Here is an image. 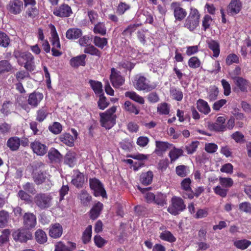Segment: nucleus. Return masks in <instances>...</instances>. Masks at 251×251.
I'll use <instances>...</instances> for the list:
<instances>
[{
    "label": "nucleus",
    "mask_w": 251,
    "mask_h": 251,
    "mask_svg": "<svg viewBox=\"0 0 251 251\" xmlns=\"http://www.w3.org/2000/svg\"><path fill=\"white\" fill-rule=\"evenodd\" d=\"M63 232L62 227L61 225L56 223L51 225L49 229V235L53 238H58L60 237Z\"/></svg>",
    "instance_id": "obj_20"
},
{
    "label": "nucleus",
    "mask_w": 251,
    "mask_h": 251,
    "mask_svg": "<svg viewBox=\"0 0 251 251\" xmlns=\"http://www.w3.org/2000/svg\"><path fill=\"white\" fill-rule=\"evenodd\" d=\"M169 107L167 103L164 102L159 104L157 106V111L161 114H168Z\"/></svg>",
    "instance_id": "obj_62"
},
{
    "label": "nucleus",
    "mask_w": 251,
    "mask_h": 251,
    "mask_svg": "<svg viewBox=\"0 0 251 251\" xmlns=\"http://www.w3.org/2000/svg\"><path fill=\"white\" fill-rule=\"evenodd\" d=\"M49 129L53 133L58 134L62 131V126L58 122H54L52 125L50 126Z\"/></svg>",
    "instance_id": "obj_57"
},
{
    "label": "nucleus",
    "mask_w": 251,
    "mask_h": 251,
    "mask_svg": "<svg viewBox=\"0 0 251 251\" xmlns=\"http://www.w3.org/2000/svg\"><path fill=\"white\" fill-rule=\"evenodd\" d=\"M94 44L98 48L102 49L107 44V39L106 38L95 36L94 38Z\"/></svg>",
    "instance_id": "obj_46"
},
{
    "label": "nucleus",
    "mask_w": 251,
    "mask_h": 251,
    "mask_svg": "<svg viewBox=\"0 0 251 251\" xmlns=\"http://www.w3.org/2000/svg\"><path fill=\"white\" fill-rule=\"evenodd\" d=\"M251 245V242L246 239L237 240L234 242V245L238 249L245 250Z\"/></svg>",
    "instance_id": "obj_42"
},
{
    "label": "nucleus",
    "mask_w": 251,
    "mask_h": 251,
    "mask_svg": "<svg viewBox=\"0 0 251 251\" xmlns=\"http://www.w3.org/2000/svg\"><path fill=\"white\" fill-rule=\"evenodd\" d=\"M183 151L181 149H177L174 147L170 151L169 156L170 158L171 162L172 163L183 155Z\"/></svg>",
    "instance_id": "obj_33"
},
{
    "label": "nucleus",
    "mask_w": 251,
    "mask_h": 251,
    "mask_svg": "<svg viewBox=\"0 0 251 251\" xmlns=\"http://www.w3.org/2000/svg\"><path fill=\"white\" fill-rule=\"evenodd\" d=\"M30 146L33 152L40 156L45 155L48 151V147L38 140H35L31 142Z\"/></svg>",
    "instance_id": "obj_11"
},
{
    "label": "nucleus",
    "mask_w": 251,
    "mask_h": 251,
    "mask_svg": "<svg viewBox=\"0 0 251 251\" xmlns=\"http://www.w3.org/2000/svg\"><path fill=\"white\" fill-rule=\"evenodd\" d=\"M47 178V176L46 173L42 171L35 173L33 176L34 180L38 185L42 184Z\"/></svg>",
    "instance_id": "obj_44"
},
{
    "label": "nucleus",
    "mask_w": 251,
    "mask_h": 251,
    "mask_svg": "<svg viewBox=\"0 0 251 251\" xmlns=\"http://www.w3.org/2000/svg\"><path fill=\"white\" fill-rule=\"evenodd\" d=\"M171 8L174 10V16L176 20L181 21L186 17V11L180 6L179 3L173 2L171 4Z\"/></svg>",
    "instance_id": "obj_14"
},
{
    "label": "nucleus",
    "mask_w": 251,
    "mask_h": 251,
    "mask_svg": "<svg viewBox=\"0 0 251 251\" xmlns=\"http://www.w3.org/2000/svg\"><path fill=\"white\" fill-rule=\"evenodd\" d=\"M226 63L228 65H230L233 63H239V58L238 56L234 53L229 54L226 57Z\"/></svg>",
    "instance_id": "obj_58"
},
{
    "label": "nucleus",
    "mask_w": 251,
    "mask_h": 251,
    "mask_svg": "<svg viewBox=\"0 0 251 251\" xmlns=\"http://www.w3.org/2000/svg\"><path fill=\"white\" fill-rule=\"evenodd\" d=\"M76 248V244L75 243L68 242L67 245L62 242H59L55 246V251H73Z\"/></svg>",
    "instance_id": "obj_22"
},
{
    "label": "nucleus",
    "mask_w": 251,
    "mask_h": 251,
    "mask_svg": "<svg viewBox=\"0 0 251 251\" xmlns=\"http://www.w3.org/2000/svg\"><path fill=\"white\" fill-rule=\"evenodd\" d=\"M197 107L200 112L204 114H208L210 112V108L208 103L202 99L197 100Z\"/></svg>",
    "instance_id": "obj_27"
},
{
    "label": "nucleus",
    "mask_w": 251,
    "mask_h": 251,
    "mask_svg": "<svg viewBox=\"0 0 251 251\" xmlns=\"http://www.w3.org/2000/svg\"><path fill=\"white\" fill-rule=\"evenodd\" d=\"M124 108L125 110L130 113H133L136 115L139 114V110L129 101H126L125 102Z\"/></svg>",
    "instance_id": "obj_50"
},
{
    "label": "nucleus",
    "mask_w": 251,
    "mask_h": 251,
    "mask_svg": "<svg viewBox=\"0 0 251 251\" xmlns=\"http://www.w3.org/2000/svg\"><path fill=\"white\" fill-rule=\"evenodd\" d=\"M212 22V19L208 15L204 16L202 21V28L204 31L210 27V25Z\"/></svg>",
    "instance_id": "obj_60"
},
{
    "label": "nucleus",
    "mask_w": 251,
    "mask_h": 251,
    "mask_svg": "<svg viewBox=\"0 0 251 251\" xmlns=\"http://www.w3.org/2000/svg\"><path fill=\"white\" fill-rule=\"evenodd\" d=\"M59 140L68 146L72 147L74 145V138L69 133H65L60 135Z\"/></svg>",
    "instance_id": "obj_35"
},
{
    "label": "nucleus",
    "mask_w": 251,
    "mask_h": 251,
    "mask_svg": "<svg viewBox=\"0 0 251 251\" xmlns=\"http://www.w3.org/2000/svg\"><path fill=\"white\" fill-rule=\"evenodd\" d=\"M36 241L39 244H43L47 241L46 233L42 229H39L35 233Z\"/></svg>",
    "instance_id": "obj_38"
},
{
    "label": "nucleus",
    "mask_w": 251,
    "mask_h": 251,
    "mask_svg": "<svg viewBox=\"0 0 251 251\" xmlns=\"http://www.w3.org/2000/svg\"><path fill=\"white\" fill-rule=\"evenodd\" d=\"M233 79L235 85L238 87L241 91L247 92L248 89L250 86V83L246 79L239 76H235Z\"/></svg>",
    "instance_id": "obj_17"
},
{
    "label": "nucleus",
    "mask_w": 251,
    "mask_h": 251,
    "mask_svg": "<svg viewBox=\"0 0 251 251\" xmlns=\"http://www.w3.org/2000/svg\"><path fill=\"white\" fill-rule=\"evenodd\" d=\"M10 234V231L8 229H5L2 230V234L0 236V246H2L7 243Z\"/></svg>",
    "instance_id": "obj_54"
},
{
    "label": "nucleus",
    "mask_w": 251,
    "mask_h": 251,
    "mask_svg": "<svg viewBox=\"0 0 251 251\" xmlns=\"http://www.w3.org/2000/svg\"><path fill=\"white\" fill-rule=\"evenodd\" d=\"M116 109L117 107L113 106L105 112L100 114V123L102 127L109 129L115 125L117 116L115 113Z\"/></svg>",
    "instance_id": "obj_2"
},
{
    "label": "nucleus",
    "mask_w": 251,
    "mask_h": 251,
    "mask_svg": "<svg viewBox=\"0 0 251 251\" xmlns=\"http://www.w3.org/2000/svg\"><path fill=\"white\" fill-rule=\"evenodd\" d=\"M125 96L129 98L130 99L140 104H144L145 102L144 98L135 92H126L125 93Z\"/></svg>",
    "instance_id": "obj_37"
},
{
    "label": "nucleus",
    "mask_w": 251,
    "mask_h": 251,
    "mask_svg": "<svg viewBox=\"0 0 251 251\" xmlns=\"http://www.w3.org/2000/svg\"><path fill=\"white\" fill-rule=\"evenodd\" d=\"M12 106V103L10 101L3 102L0 109L1 112L4 115H7L10 112Z\"/></svg>",
    "instance_id": "obj_63"
},
{
    "label": "nucleus",
    "mask_w": 251,
    "mask_h": 251,
    "mask_svg": "<svg viewBox=\"0 0 251 251\" xmlns=\"http://www.w3.org/2000/svg\"><path fill=\"white\" fill-rule=\"evenodd\" d=\"M13 55L17 59L20 65H24L25 69L28 71L31 72L34 70V58L31 53L15 50Z\"/></svg>",
    "instance_id": "obj_1"
},
{
    "label": "nucleus",
    "mask_w": 251,
    "mask_h": 251,
    "mask_svg": "<svg viewBox=\"0 0 251 251\" xmlns=\"http://www.w3.org/2000/svg\"><path fill=\"white\" fill-rule=\"evenodd\" d=\"M53 14L59 17H68L72 14V10L68 4H62L54 9Z\"/></svg>",
    "instance_id": "obj_12"
},
{
    "label": "nucleus",
    "mask_w": 251,
    "mask_h": 251,
    "mask_svg": "<svg viewBox=\"0 0 251 251\" xmlns=\"http://www.w3.org/2000/svg\"><path fill=\"white\" fill-rule=\"evenodd\" d=\"M191 179L189 178L184 179L181 182V187L184 191L183 197L192 199L194 198V194L192 191L190 185Z\"/></svg>",
    "instance_id": "obj_13"
},
{
    "label": "nucleus",
    "mask_w": 251,
    "mask_h": 251,
    "mask_svg": "<svg viewBox=\"0 0 251 251\" xmlns=\"http://www.w3.org/2000/svg\"><path fill=\"white\" fill-rule=\"evenodd\" d=\"M94 32L96 34L104 35L106 32V28L103 23H99L94 27Z\"/></svg>",
    "instance_id": "obj_51"
},
{
    "label": "nucleus",
    "mask_w": 251,
    "mask_h": 251,
    "mask_svg": "<svg viewBox=\"0 0 251 251\" xmlns=\"http://www.w3.org/2000/svg\"><path fill=\"white\" fill-rule=\"evenodd\" d=\"M153 176L152 172L150 171L142 173L140 176L141 183L145 185L150 184L152 182Z\"/></svg>",
    "instance_id": "obj_31"
},
{
    "label": "nucleus",
    "mask_w": 251,
    "mask_h": 251,
    "mask_svg": "<svg viewBox=\"0 0 251 251\" xmlns=\"http://www.w3.org/2000/svg\"><path fill=\"white\" fill-rule=\"evenodd\" d=\"M52 198L47 193H40L35 195L34 201L37 206L40 209H46L52 205Z\"/></svg>",
    "instance_id": "obj_4"
},
{
    "label": "nucleus",
    "mask_w": 251,
    "mask_h": 251,
    "mask_svg": "<svg viewBox=\"0 0 251 251\" xmlns=\"http://www.w3.org/2000/svg\"><path fill=\"white\" fill-rule=\"evenodd\" d=\"M83 52L85 53L89 54L91 55L96 56L100 57L101 56V52L96 47L92 45H88L84 49Z\"/></svg>",
    "instance_id": "obj_30"
},
{
    "label": "nucleus",
    "mask_w": 251,
    "mask_h": 251,
    "mask_svg": "<svg viewBox=\"0 0 251 251\" xmlns=\"http://www.w3.org/2000/svg\"><path fill=\"white\" fill-rule=\"evenodd\" d=\"M92 233V226L89 225L83 233L82 239L84 244L89 243L91 239Z\"/></svg>",
    "instance_id": "obj_41"
},
{
    "label": "nucleus",
    "mask_w": 251,
    "mask_h": 251,
    "mask_svg": "<svg viewBox=\"0 0 251 251\" xmlns=\"http://www.w3.org/2000/svg\"><path fill=\"white\" fill-rule=\"evenodd\" d=\"M103 208V204L100 202L96 203L90 211V217L95 220L98 217Z\"/></svg>",
    "instance_id": "obj_29"
},
{
    "label": "nucleus",
    "mask_w": 251,
    "mask_h": 251,
    "mask_svg": "<svg viewBox=\"0 0 251 251\" xmlns=\"http://www.w3.org/2000/svg\"><path fill=\"white\" fill-rule=\"evenodd\" d=\"M12 68V65L8 61L6 60L0 61V74L8 73L11 70Z\"/></svg>",
    "instance_id": "obj_45"
},
{
    "label": "nucleus",
    "mask_w": 251,
    "mask_h": 251,
    "mask_svg": "<svg viewBox=\"0 0 251 251\" xmlns=\"http://www.w3.org/2000/svg\"><path fill=\"white\" fill-rule=\"evenodd\" d=\"M6 9L10 14H19L23 9V2L20 0H11L6 5Z\"/></svg>",
    "instance_id": "obj_8"
},
{
    "label": "nucleus",
    "mask_w": 251,
    "mask_h": 251,
    "mask_svg": "<svg viewBox=\"0 0 251 251\" xmlns=\"http://www.w3.org/2000/svg\"><path fill=\"white\" fill-rule=\"evenodd\" d=\"M86 55L84 54L78 55L72 58L70 61V65L74 68H78L79 66H84L86 64Z\"/></svg>",
    "instance_id": "obj_21"
},
{
    "label": "nucleus",
    "mask_w": 251,
    "mask_h": 251,
    "mask_svg": "<svg viewBox=\"0 0 251 251\" xmlns=\"http://www.w3.org/2000/svg\"><path fill=\"white\" fill-rule=\"evenodd\" d=\"M9 217V213L7 211L4 210L0 211V227H3L7 225Z\"/></svg>",
    "instance_id": "obj_49"
},
{
    "label": "nucleus",
    "mask_w": 251,
    "mask_h": 251,
    "mask_svg": "<svg viewBox=\"0 0 251 251\" xmlns=\"http://www.w3.org/2000/svg\"><path fill=\"white\" fill-rule=\"evenodd\" d=\"M201 65V62L200 60L196 56L191 57L188 61L189 66L193 69L197 68L199 67Z\"/></svg>",
    "instance_id": "obj_56"
},
{
    "label": "nucleus",
    "mask_w": 251,
    "mask_h": 251,
    "mask_svg": "<svg viewBox=\"0 0 251 251\" xmlns=\"http://www.w3.org/2000/svg\"><path fill=\"white\" fill-rule=\"evenodd\" d=\"M186 207L183 200L179 197H174L171 200V204L167 211L172 215H176L182 211Z\"/></svg>",
    "instance_id": "obj_6"
},
{
    "label": "nucleus",
    "mask_w": 251,
    "mask_h": 251,
    "mask_svg": "<svg viewBox=\"0 0 251 251\" xmlns=\"http://www.w3.org/2000/svg\"><path fill=\"white\" fill-rule=\"evenodd\" d=\"M50 28L51 42L53 46L52 47H54V48H60V44L56 28L55 26L51 24L50 25Z\"/></svg>",
    "instance_id": "obj_23"
},
{
    "label": "nucleus",
    "mask_w": 251,
    "mask_h": 251,
    "mask_svg": "<svg viewBox=\"0 0 251 251\" xmlns=\"http://www.w3.org/2000/svg\"><path fill=\"white\" fill-rule=\"evenodd\" d=\"M71 182L76 187L78 188H82L85 182L83 174L78 170L74 171V174Z\"/></svg>",
    "instance_id": "obj_15"
},
{
    "label": "nucleus",
    "mask_w": 251,
    "mask_h": 251,
    "mask_svg": "<svg viewBox=\"0 0 251 251\" xmlns=\"http://www.w3.org/2000/svg\"><path fill=\"white\" fill-rule=\"evenodd\" d=\"M82 34L81 29L76 28L69 29L66 33V37L70 40L76 39L81 36Z\"/></svg>",
    "instance_id": "obj_26"
},
{
    "label": "nucleus",
    "mask_w": 251,
    "mask_h": 251,
    "mask_svg": "<svg viewBox=\"0 0 251 251\" xmlns=\"http://www.w3.org/2000/svg\"><path fill=\"white\" fill-rule=\"evenodd\" d=\"M156 149L155 152L158 155H161L169 148L171 145L167 142L156 141L155 142Z\"/></svg>",
    "instance_id": "obj_24"
},
{
    "label": "nucleus",
    "mask_w": 251,
    "mask_h": 251,
    "mask_svg": "<svg viewBox=\"0 0 251 251\" xmlns=\"http://www.w3.org/2000/svg\"><path fill=\"white\" fill-rule=\"evenodd\" d=\"M154 201L158 205L164 206L166 203V196L161 193L157 194Z\"/></svg>",
    "instance_id": "obj_55"
},
{
    "label": "nucleus",
    "mask_w": 251,
    "mask_h": 251,
    "mask_svg": "<svg viewBox=\"0 0 251 251\" xmlns=\"http://www.w3.org/2000/svg\"><path fill=\"white\" fill-rule=\"evenodd\" d=\"M43 99V95L39 92H34L31 93L27 100L28 103L32 107H37Z\"/></svg>",
    "instance_id": "obj_19"
},
{
    "label": "nucleus",
    "mask_w": 251,
    "mask_h": 251,
    "mask_svg": "<svg viewBox=\"0 0 251 251\" xmlns=\"http://www.w3.org/2000/svg\"><path fill=\"white\" fill-rule=\"evenodd\" d=\"M200 14L196 8H191L189 16L185 21L184 27L193 31L199 25Z\"/></svg>",
    "instance_id": "obj_3"
},
{
    "label": "nucleus",
    "mask_w": 251,
    "mask_h": 251,
    "mask_svg": "<svg viewBox=\"0 0 251 251\" xmlns=\"http://www.w3.org/2000/svg\"><path fill=\"white\" fill-rule=\"evenodd\" d=\"M130 157L137 160H139V162H136L134 163L133 165L134 170H137L139 168L143 166L144 165V163L143 162V161L147 160L148 158V156L143 154L137 153L135 154H132L130 156Z\"/></svg>",
    "instance_id": "obj_25"
},
{
    "label": "nucleus",
    "mask_w": 251,
    "mask_h": 251,
    "mask_svg": "<svg viewBox=\"0 0 251 251\" xmlns=\"http://www.w3.org/2000/svg\"><path fill=\"white\" fill-rule=\"evenodd\" d=\"M161 239L170 243L174 242L176 241V238L173 234L168 230H165L162 232L159 235Z\"/></svg>",
    "instance_id": "obj_39"
},
{
    "label": "nucleus",
    "mask_w": 251,
    "mask_h": 251,
    "mask_svg": "<svg viewBox=\"0 0 251 251\" xmlns=\"http://www.w3.org/2000/svg\"><path fill=\"white\" fill-rule=\"evenodd\" d=\"M11 128L10 125L3 123L0 124V135H5L10 132Z\"/></svg>",
    "instance_id": "obj_61"
},
{
    "label": "nucleus",
    "mask_w": 251,
    "mask_h": 251,
    "mask_svg": "<svg viewBox=\"0 0 251 251\" xmlns=\"http://www.w3.org/2000/svg\"><path fill=\"white\" fill-rule=\"evenodd\" d=\"M24 225L28 229L33 228L36 225V218L33 213H26L24 216Z\"/></svg>",
    "instance_id": "obj_18"
},
{
    "label": "nucleus",
    "mask_w": 251,
    "mask_h": 251,
    "mask_svg": "<svg viewBox=\"0 0 251 251\" xmlns=\"http://www.w3.org/2000/svg\"><path fill=\"white\" fill-rule=\"evenodd\" d=\"M208 128L211 130L216 131H224L226 130V126L225 125L218 123H209L208 125Z\"/></svg>",
    "instance_id": "obj_48"
},
{
    "label": "nucleus",
    "mask_w": 251,
    "mask_h": 251,
    "mask_svg": "<svg viewBox=\"0 0 251 251\" xmlns=\"http://www.w3.org/2000/svg\"><path fill=\"white\" fill-rule=\"evenodd\" d=\"M65 162L70 167H73L76 164V154L74 152H68L65 157Z\"/></svg>",
    "instance_id": "obj_36"
},
{
    "label": "nucleus",
    "mask_w": 251,
    "mask_h": 251,
    "mask_svg": "<svg viewBox=\"0 0 251 251\" xmlns=\"http://www.w3.org/2000/svg\"><path fill=\"white\" fill-rule=\"evenodd\" d=\"M13 238L15 241L20 242H25L32 238V234L25 228L19 229L13 233Z\"/></svg>",
    "instance_id": "obj_9"
},
{
    "label": "nucleus",
    "mask_w": 251,
    "mask_h": 251,
    "mask_svg": "<svg viewBox=\"0 0 251 251\" xmlns=\"http://www.w3.org/2000/svg\"><path fill=\"white\" fill-rule=\"evenodd\" d=\"M90 187L94 191V194L96 197L101 196L106 197V191L101 183L95 178L89 180Z\"/></svg>",
    "instance_id": "obj_7"
},
{
    "label": "nucleus",
    "mask_w": 251,
    "mask_h": 251,
    "mask_svg": "<svg viewBox=\"0 0 251 251\" xmlns=\"http://www.w3.org/2000/svg\"><path fill=\"white\" fill-rule=\"evenodd\" d=\"M110 79L113 86L116 88L120 87L125 82V79L121 75V73L114 68L111 70Z\"/></svg>",
    "instance_id": "obj_10"
},
{
    "label": "nucleus",
    "mask_w": 251,
    "mask_h": 251,
    "mask_svg": "<svg viewBox=\"0 0 251 251\" xmlns=\"http://www.w3.org/2000/svg\"><path fill=\"white\" fill-rule=\"evenodd\" d=\"M78 198L84 206H88L92 200L91 196L85 190H81L78 194Z\"/></svg>",
    "instance_id": "obj_32"
},
{
    "label": "nucleus",
    "mask_w": 251,
    "mask_h": 251,
    "mask_svg": "<svg viewBox=\"0 0 251 251\" xmlns=\"http://www.w3.org/2000/svg\"><path fill=\"white\" fill-rule=\"evenodd\" d=\"M176 174L180 177H184L187 175V167L185 165H179L176 167Z\"/></svg>",
    "instance_id": "obj_64"
},
{
    "label": "nucleus",
    "mask_w": 251,
    "mask_h": 251,
    "mask_svg": "<svg viewBox=\"0 0 251 251\" xmlns=\"http://www.w3.org/2000/svg\"><path fill=\"white\" fill-rule=\"evenodd\" d=\"M49 159L52 161H58L62 158L60 152L55 149L51 148L48 153Z\"/></svg>",
    "instance_id": "obj_43"
},
{
    "label": "nucleus",
    "mask_w": 251,
    "mask_h": 251,
    "mask_svg": "<svg viewBox=\"0 0 251 251\" xmlns=\"http://www.w3.org/2000/svg\"><path fill=\"white\" fill-rule=\"evenodd\" d=\"M240 211L246 213L251 214V203L249 202H243L239 205Z\"/></svg>",
    "instance_id": "obj_59"
},
{
    "label": "nucleus",
    "mask_w": 251,
    "mask_h": 251,
    "mask_svg": "<svg viewBox=\"0 0 251 251\" xmlns=\"http://www.w3.org/2000/svg\"><path fill=\"white\" fill-rule=\"evenodd\" d=\"M141 24H130L122 32V34L124 37H131L132 34Z\"/></svg>",
    "instance_id": "obj_40"
},
{
    "label": "nucleus",
    "mask_w": 251,
    "mask_h": 251,
    "mask_svg": "<svg viewBox=\"0 0 251 251\" xmlns=\"http://www.w3.org/2000/svg\"><path fill=\"white\" fill-rule=\"evenodd\" d=\"M208 48L213 52V56L217 57L220 53V46L219 43L214 40H210L207 42Z\"/></svg>",
    "instance_id": "obj_34"
},
{
    "label": "nucleus",
    "mask_w": 251,
    "mask_h": 251,
    "mask_svg": "<svg viewBox=\"0 0 251 251\" xmlns=\"http://www.w3.org/2000/svg\"><path fill=\"white\" fill-rule=\"evenodd\" d=\"M10 43V39L8 35L0 31V46L6 48L8 46Z\"/></svg>",
    "instance_id": "obj_52"
},
{
    "label": "nucleus",
    "mask_w": 251,
    "mask_h": 251,
    "mask_svg": "<svg viewBox=\"0 0 251 251\" xmlns=\"http://www.w3.org/2000/svg\"><path fill=\"white\" fill-rule=\"evenodd\" d=\"M242 8V3L240 0H231L229 3L227 12L228 14L234 15L238 14Z\"/></svg>",
    "instance_id": "obj_16"
},
{
    "label": "nucleus",
    "mask_w": 251,
    "mask_h": 251,
    "mask_svg": "<svg viewBox=\"0 0 251 251\" xmlns=\"http://www.w3.org/2000/svg\"><path fill=\"white\" fill-rule=\"evenodd\" d=\"M6 145L11 151H17L20 146V138L18 137H11L8 140Z\"/></svg>",
    "instance_id": "obj_28"
},
{
    "label": "nucleus",
    "mask_w": 251,
    "mask_h": 251,
    "mask_svg": "<svg viewBox=\"0 0 251 251\" xmlns=\"http://www.w3.org/2000/svg\"><path fill=\"white\" fill-rule=\"evenodd\" d=\"M133 83L136 89L147 92L151 91L156 87L155 85L150 84L149 81L145 77L140 75H136L134 77Z\"/></svg>",
    "instance_id": "obj_5"
},
{
    "label": "nucleus",
    "mask_w": 251,
    "mask_h": 251,
    "mask_svg": "<svg viewBox=\"0 0 251 251\" xmlns=\"http://www.w3.org/2000/svg\"><path fill=\"white\" fill-rule=\"evenodd\" d=\"M89 83L95 94L101 95L102 89V84L100 82L90 80Z\"/></svg>",
    "instance_id": "obj_47"
},
{
    "label": "nucleus",
    "mask_w": 251,
    "mask_h": 251,
    "mask_svg": "<svg viewBox=\"0 0 251 251\" xmlns=\"http://www.w3.org/2000/svg\"><path fill=\"white\" fill-rule=\"evenodd\" d=\"M170 93L173 98L177 101H180L183 98L182 92L175 88H171Z\"/></svg>",
    "instance_id": "obj_53"
}]
</instances>
